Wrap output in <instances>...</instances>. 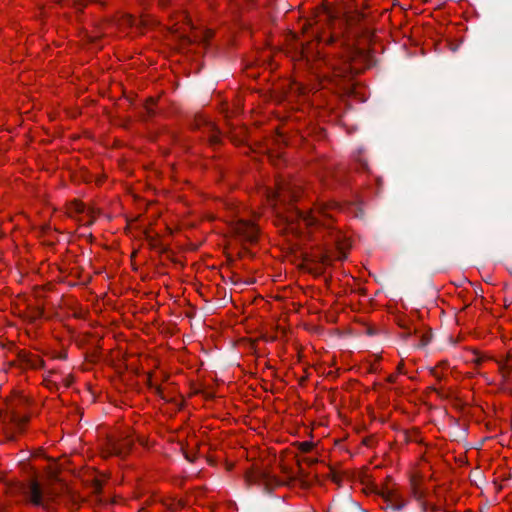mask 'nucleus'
I'll list each match as a JSON object with an SVG mask.
<instances>
[{"instance_id": "1", "label": "nucleus", "mask_w": 512, "mask_h": 512, "mask_svg": "<svg viewBox=\"0 0 512 512\" xmlns=\"http://www.w3.org/2000/svg\"><path fill=\"white\" fill-rule=\"evenodd\" d=\"M19 491L27 505L53 512L55 494L52 490L44 489L38 481L31 480L27 484L20 485Z\"/></svg>"}, {"instance_id": "2", "label": "nucleus", "mask_w": 512, "mask_h": 512, "mask_svg": "<svg viewBox=\"0 0 512 512\" xmlns=\"http://www.w3.org/2000/svg\"><path fill=\"white\" fill-rule=\"evenodd\" d=\"M246 478L249 484L262 487L263 491L266 493H271L275 487L282 484V482L278 480L274 475L263 469H258L247 474Z\"/></svg>"}, {"instance_id": "3", "label": "nucleus", "mask_w": 512, "mask_h": 512, "mask_svg": "<svg viewBox=\"0 0 512 512\" xmlns=\"http://www.w3.org/2000/svg\"><path fill=\"white\" fill-rule=\"evenodd\" d=\"M380 496L383 499V502L385 503L384 509L388 510L390 509L393 512L402 510L407 502L402 499V497L395 492L394 490H390L386 488L383 490L380 494Z\"/></svg>"}, {"instance_id": "4", "label": "nucleus", "mask_w": 512, "mask_h": 512, "mask_svg": "<svg viewBox=\"0 0 512 512\" xmlns=\"http://www.w3.org/2000/svg\"><path fill=\"white\" fill-rule=\"evenodd\" d=\"M235 231L246 242L254 243L257 240L258 228L250 221H239L236 224Z\"/></svg>"}, {"instance_id": "5", "label": "nucleus", "mask_w": 512, "mask_h": 512, "mask_svg": "<svg viewBox=\"0 0 512 512\" xmlns=\"http://www.w3.org/2000/svg\"><path fill=\"white\" fill-rule=\"evenodd\" d=\"M134 444V440L131 435L125 434L120 439L111 441L109 448L112 454L116 456H125L130 452Z\"/></svg>"}, {"instance_id": "6", "label": "nucleus", "mask_w": 512, "mask_h": 512, "mask_svg": "<svg viewBox=\"0 0 512 512\" xmlns=\"http://www.w3.org/2000/svg\"><path fill=\"white\" fill-rule=\"evenodd\" d=\"M347 257V254L345 251H343L342 249H339L337 251V255H331L329 253H321L319 255H315L314 256V259H313V262L315 263V265H317L316 267V271L318 274L322 273V270L326 267V266H329L331 265V263L334 261V260H344L345 258Z\"/></svg>"}, {"instance_id": "7", "label": "nucleus", "mask_w": 512, "mask_h": 512, "mask_svg": "<svg viewBox=\"0 0 512 512\" xmlns=\"http://www.w3.org/2000/svg\"><path fill=\"white\" fill-rule=\"evenodd\" d=\"M17 359L22 368L39 369L44 364L41 358L25 350H20L18 352Z\"/></svg>"}, {"instance_id": "8", "label": "nucleus", "mask_w": 512, "mask_h": 512, "mask_svg": "<svg viewBox=\"0 0 512 512\" xmlns=\"http://www.w3.org/2000/svg\"><path fill=\"white\" fill-rule=\"evenodd\" d=\"M275 198L279 202L295 201L298 198V190L290 184H280Z\"/></svg>"}, {"instance_id": "9", "label": "nucleus", "mask_w": 512, "mask_h": 512, "mask_svg": "<svg viewBox=\"0 0 512 512\" xmlns=\"http://www.w3.org/2000/svg\"><path fill=\"white\" fill-rule=\"evenodd\" d=\"M202 124H203V133L207 136V139L208 141L212 144V145H216L220 142V138H219V132L217 130V128L215 127V125L211 122H208L204 119L201 120Z\"/></svg>"}, {"instance_id": "10", "label": "nucleus", "mask_w": 512, "mask_h": 512, "mask_svg": "<svg viewBox=\"0 0 512 512\" xmlns=\"http://www.w3.org/2000/svg\"><path fill=\"white\" fill-rule=\"evenodd\" d=\"M333 70V81L342 80L347 81L352 77L351 67L348 64H343L342 66H332Z\"/></svg>"}, {"instance_id": "11", "label": "nucleus", "mask_w": 512, "mask_h": 512, "mask_svg": "<svg viewBox=\"0 0 512 512\" xmlns=\"http://www.w3.org/2000/svg\"><path fill=\"white\" fill-rule=\"evenodd\" d=\"M411 491L414 498L419 501L425 496V492L420 488L419 483L415 478L411 479Z\"/></svg>"}, {"instance_id": "12", "label": "nucleus", "mask_w": 512, "mask_h": 512, "mask_svg": "<svg viewBox=\"0 0 512 512\" xmlns=\"http://www.w3.org/2000/svg\"><path fill=\"white\" fill-rule=\"evenodd\" d=\"M13 422L15 423V425L21 429L24 427V425L28 422V417L26 416H19V415H14L13 418H12Z\"/></svg>"}, {"instance_id": "13", "label": "nucleus", "mask_w": 512, "mask_h": 512, "mask_svg": "<svg viewBox=\"0 0 512 512\" xmlns=\"http://www.w3.org/2000/svg\"><path fill=\"white\" fill-rule=\"evenodd\" d=\"M71 209H73V211L76 213H85L86 212L85 204L80 201H74L72 203Z\"/></svg>"}, {"instance_id": "14", "label": "nucleus", "mask_w": 512, "mask_h": 512, "mask_svg": "<svg viewBox=\"0 0 512 512\" xmlns=\"http://www.w3.org/2000/svg\"><path fill=\"white\" fill-rule=\"evenodd\" d=\"M431 341V336L429 334H424L421 336L420 343L417 345L418 347H424L428 345Z\"/></svg>"}, {"instance_id": "15", "label": "nucleus", "mask_w": 512, "mask_h": 512, "mask_svg": "<svg viewBox=\"0 0 512 512\" xmlns=\"http://www.w3.org/2000/svg\"><path fill=\"white\" fill-rule=\"evenodd\" d=\"M73 8L76 10V12H81L85 6L83 0H75L73 1Z\"/></svg>"}, {"instance_id": "16", "label": "nucleus", "mask_w": 512, "mask_h": 512, "mask_svg": "<svg viewBox=\"0 0 512 512\" xmlns=\"http://www.w3.org/2000/svg\"><path fill=\"white\" fill-rule=\"evenodd\" d=\"M312 447H313V445L310 442H302L299 445L300 450L304 453L311 451Z\"/></svg>"}, {"instance_id": "17", "label": "nucleus", "mask_w": 512, "mask_h": 512, "mask_svg": "<svg viewBox=\"0 0 512 512\" xmlns=\"http://www.w3.org/2000/svg\"><path fill=\"white\" fill-rule=\"evenodd\" d=\"M430 509L431 511H436L437 507L435 505H429L426 502L421 503V512H427V510Z\"/></svg>"}, {"instance_id": "18", "label": "nucleus", "mask_w": 512, "mask_h": 512, "mask_svg": "<svg viewBox=\"0 0 512 512\" xmlns=\"http://www.w3.org/2000/svg\"><path fill=\"white\" fill-rule=\"evenodd\" d=\"M401 327L405 330V336H407V337L412 335L415 332L409 326L401 325Z\"/></svg>"}, {"instance_id": "19", "label": "nucleus", "mask_w": 512, "mask_h": 512, "mask_svg": "<svg viewBox=\"0 0 512 512\" xmlns=\"http://www.w3.org/2000/svg\"><path fill=\"white\" fill-rule=\"evenodd\" d=\"M184 456L191 463H193L195 461V459H196L195 454H190L189 452H185Z\"/></svg>"}, {"instance_id": "20", "label": "nucleus", "mask_w": 512, "mask_h": 512, "mask_svg": "<svg viewBox=\"0 0 512 512\" xmlns=\"http://www.w3.org/2000/svg\"><path fill=\"white\" fill-rule=\"evenodd\" d=\"M181 39L184 44H191L192 42H194V39L187 35H183Z\"/></svg>"}, {"instance_id": "21", "label": "nucleus", "mask_w": 512, "mask_h": 512, "mask_svg": "<svg viewBox=\"0 0 512 512\" xmlns=\"http://www.w3.org/2000/svg\"><path fill=\"white\" fill-rule=\"evenodd\" d=\"M304 461H306L308 465H312L317 462L316 459H312V458H305Z\"/></svg>"}, {"instance_id": "22", "label": "nucleus", "mask_w": 512, "mask_h": 512, "mask_svg": "<svg viewBox=\"0 0 512 512\" xmlns=\"http://www.w3.org/2000/svg\"><path fill=\"white\" fill-rule=\"evenodd\" d=\"M134 22H135V19H134V18H132V17H129V18H128V23H129L130 25H134Z\"/></svg>"}, {"instance_id": "23", "label": "nucleus", "mask_w": 512, "mask_h": 512, "mask_svg": "<svg viewBox=\"0 0 512 512\" xmlns=\"http://www.w3.org/2000/svg\"><path fill=\"white\" fill-rule=\"evenodd\" d=\"M168 2H169V0H160V4H161L162 6L167 5V4H168Z\"/></svg>"}, {"instance_id": "24", "label": "nucleus", "mask_w": 512, "mask_h": 512, "mask_svg": "<svg viewBox=\"0 0 512 512\" xmlns=\"http://www.w3.org/2000/svg\"><path fill=\"white\" fill-rule=\"evenodd\" d=\"M100 489H101V483L97 482V484H96V490H97V491H100Z\"/></svg>"}, {"instance_id": "25", "label": "nucleus", "mask_w": 512, "mask_h": 512, "mask_svg": "<svg viewBox=\"0 0 512 512\" xmlns=\"http://www.w3.org/2000/svg\"><path fill=\"white\" fill-rule=\"evenodd\" d=\"M138 441H139V443H140L141 445H144V444H145V441H144V439H143V438H138Z\"/></svg>"}, {"instance_id": "26", "label": "nucleus", "mask_w": 512, "mask_h": 512, "mask_svg": "<svg viewBox=\"0 0 512 512\" xmlns=\"http://www.w3.org/2000/svg\"><path fill=\"white\" fill-rule=\"evenodd\" d=\"M147 111H148L149 114H153V111H152V109L150 107H147Z\"/></svg>"}, {"instance_id": "27", "label": "nucleus", "mask_w": 512, "mask_h": 512, "mask_svg": "<svg viewBox=\"0 0 512 512\" xmlns=\"http://www.w3.org/2000/svg\"><path fill=\"white\" fill-rule=\"evenodd\" d=\"M197 127H198V129H201L200 123H197Z\"/></svg>"}]
</instances>
